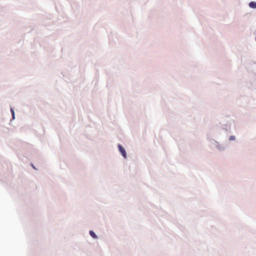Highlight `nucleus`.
I'll return each mask as SVG.
<instances>
[{
    "label": "nucleus",
    "mask_w": 256,
    "mask_h": 256,
    "mask_svg": "<svg viewBox=\"0 0 256 256\" xmlns=\"http://www.w3.org/2000/svg\"><path fill=\"white\" fill-rule=\"evenodd\" d=\"M90 236L92 238H97L96 235L95 234L94 232H93L92 230H90Z\"/></svg>",
    "instance_id": "obj_3"
},
{
    "label": "nucleus",
    "mask_w": 256,
    "mask_h": 256,
    "mask_svg": "<svg viewBox=\"0 0 256 256\" xmlns=\"http://www.w3.org/2000/svg\"><path fill=\"white\" fill-rule=\"evenodd\" d=\"M11 112L12 114L13 118H14V110L12 108H11Z\"/></svg>",
    "instance_id": "obj_5"
},
{
    "label": "nucleus",
    "mask_w": 256,
    "mask_h": 256,
    "mask_svg": "<svg viewBox=\"0 0 256 256\" xmlns=\"http://www.w3.org/2000/svg\"><path fill=\"white\" fill-rule=\"evenodd\" d=\"M118 147L119 150L121 152L122 156L124 158H126V152L125 150L124 149V148L120 144H118Z\"/></svg>",
    "instance_id": "obj_1"
},
{
    "label": "nucleus",
    "mask_w": 256,
    "mask_h": 256,
    "mask_svg": "<svg viewBox=\"0 0 256 256\" xmlns=\"http://www.w3.org/2000/svg\"><path fill=\"white\" fill-rule=\"evenodd\" d=\"M249 6L251 8H256V2H251L248 4Z\"/></svg>",
    "instance_id": "obj_2"
},
{
    "label": "nucleus",
    "mask_w": 256,
    "mask_h": 256,
    "mask_svg": "<svg viewBox=\"0 0 256 256\" xmlns=\"http://www.w3.org/2000/svg\"><path fill=\"white\" fill-rule=\"evenodd\" d=\"M235 140V136H230V140Z\"/></svg>",
    "instance_id": "obj_4"
}]
</instances>
